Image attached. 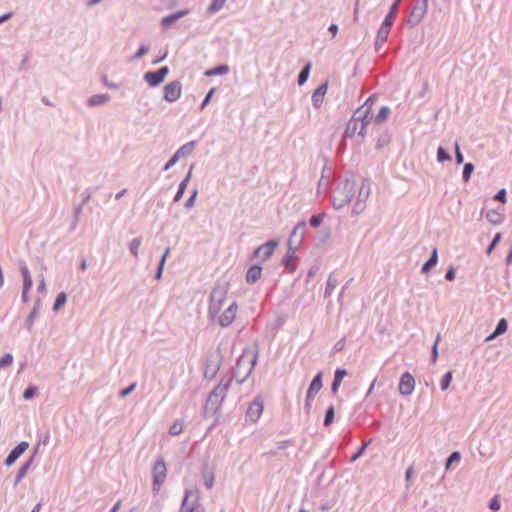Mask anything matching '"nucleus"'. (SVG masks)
I'll list each match as a JSON object with an SVG mask.
<instances>
[{"label":"nucleus","instance_id":"44","mask_svg":"<svg viewBox=\"0 0 512 512\" xmlns=\"http://www.w3.org/2000/svg\"><path fill=\"white\" fill-rule=\"evenodd\" d=\"M494 199L496 201H499L501 203H505L506 202V190L505 189H501L495 196H494Z\"/></svg>","mask_w":512,"mask_h":512},{"label":"nucleus","instance_id":"48","mask_svg":"<svg viewBox=\"0 0 512 512\" xmlns=\"http://www.w3.org/2000/svg\"><path fill=\"white\" fill-rule=\"evenodd\" d=\"M136 387V384L133 383L131 384L129 387H127L126 389H123L121 392H120V396L121 397H126L127 395H129Z\"/></svg>","mask_w":512,"mask_h":512},{"label":"nucleus","instance_id":"15","mask_svg":"<svg viewBox=\"0 0 512 512\" xmlns=\"http://www.w3.org/2000/svg\"><path fill=\"white\" fill-rule=\"evenodd\" d=\"M507 328H508V324H507L506 319H504V318L501 319L498 322L495 331L486 338V341H491V340L495 339L497 336L504 334L507 331Z\"/></svg>","mask_w":512,"mask_h":512},{"label":"nucleus","instance_id":"20","mask_svg":"<svg viewBox=\"0 0 512 512\" xmlns=\"http://www.w3.org/2000/svg\"><path fill=\"white\" fill-rule=\"evenodd\" d=\"M195 148V142H189L185 145H183L177 152L175 153L176 158L186 157L187 155L191 154L192 151Z\"/></svg>","mask_w":512,"mask_h":512},{"label":"nucleus","instance_id":"41","mask_svg":"<svg viewBox=\"0 0 512 512\" xmlns=\"http://www.w3.org/2000/svg\"><path fill=\"white\" fill-rule=\"evenodd\" d=\"M204 484L207 489H211L214 484V475L212 473H209L204 476Z\"/></svg>","mask_w":512,"mask_h":512},{"label":"nucleus","instance_id":"34","mask_svg":"<svg viewBox=\"0 0 512 512\" xmlns=\"http://www.w3.org/2000/svg\"><path fill=\"white\" fill-rule=\"evenodd\" d=\"M451 380H452V372H451V371H449V372H447V373L443 376V378H442V380H441V388H442V390H446V389H448V387H449V385H450V383H451Z\"/></svg>","mask_w":512,"mask_h":512},{"label":"nucleus","instance_id":"28","mask_svg":"<svg viewBox=\"0 0 512 512\" xmlns=\"http://www.w3.org/2000/svg\"><path fill=\"white\" fill-rule=\"evenodd\" d=\"M225 2L226 0H212V3L210 4L208 10L211 13H215L224 6Z\"/></svg>","mask_w":512,"mask_h":512},{"label":"nucleus","instance_id":"37","mask_svg":"<svg viewBox=\"0 0 512 512\" xmlns=\"http://www.w3.org/2000/svg\"><path fill=\"white\" fill-rule=\"evenodd\" d=\"M501 234L500 233H496L491 244L489 245L488 249H487V254L490 255L492 253V251L494 250V248L497 246V244L500 242L501 240Z\"/></svg>","mask_w":512,"mask_h":512},{"label":"nucleus","instance_id":"22","mask_svg":"<svg viewBox=\"0 0 512 512\" xmlns=\"http://www.w3.org/2000/svg\"><path fill=\"white\" fill-rule=\"evenodd\" d=\"M228 71H229L228 65H220L218 67H215V68L205 71L204 74H205V76L211 77V76L226 74V73H228Z\"/></svg>","mask_w":512,"mask_h":512},{"label":"nucleus","instance_id":"57","mask_svg":"<svg viewBox=\"0 0 512 512\" xmlns=\"http://www.w3.org/2000/svg\"><path fill=\"white\" fill-rule=\"evenodd\" d=\"M196 194H197V193H196V191H195V192L193 193V195H192V196L189 198V200L187 201L186 206H187L188 208H190V207H192V206H193V204H194V200H195V197H196Z\"/></svg>","mask_w":512,"mask_h":512},{"label":"nucleus","instance_id":"35","mask_svg":"<svg viewBox=\"0 0 512 512\" xmlns=\"http://www.w3.org/2000/svg\"><path fill=\"white\" fill-rule=\"evenodd\" d=\"M460 459H461V455H460V453H459V452H457V451L453 452V453L449 456V458H448V460H447V462H446V467H445V468L448 470V469L450 468V466H451V464H452V463H454V462H459V461H460Z\"/></svg>","mask_w":512,"mask_h":512},{"label":"nucleus","instance_id":"47","mask_svg":"<svg viewBox=\"0 0 512 512\" xmlns=\"http://www.w3.org/2000/svg\"><path fill=\"white\" fill-rule=\"evenodd\" d=\"M455 158H456V162L458 164H461L463 162V155L460 152V148H459L458 144L455 145Z\"/></svg>","mask_w":512,"mask_h":512},{"label":"nucleus","instance_id":"9","mask_svg":"<svg viewBox=\"0 0 512 512\" xmlns=\"http://www.w3.org/2000/svg\"><path fill=\"white\" fill-rule=\"evenodd\" d=\"M263 413V403L259 399H255L248 407L246 416L252 421L256 422Z\"/></svg>","mask_w":512,"mask_h":512},{"label":"nucleus","instance_id":"21","mask_svg":"<svg viewBox=\"0 0 512 512\" xmlns=\"http://www.w3.org/2000/svg\"><path fill=\"white\" fill-rule=\"evenodd\" d=\"M109 101V95L107 94H99L94 95L88 100V104L90 106L102 105Z\"/></svg>","mask_w":512,"mask_h":512},{"label":"nucleus","instance_id":"24","mask_svg":"<svg viewBox=\"0 0 512 512\" xmlns=\"http://www.w3.org/2000/svg\"><path fill=\"white\" fill-rule=\"evenodd\" d=\"M189 178H190V174H188V176L180 183L178 191H177V193H176V195L174 197V201L175 202L179 201L182 198V196H183V194L185 192V189L187 187V183L189 181Z\"/></svg>","mask_w":512,"mask_h":512},{"label":"nucleus","instance_id":"33","mask_svg":"<svg viewBox=\"0 0 512 512\" xmlns=\"http://www.w3.org/2000/svg\"><path fill=\"white\" fill-rule=\"evenodd\" d=\"M12 362H13V356L10 353L5 354L0 359V369L10 366L12 364Z\"/></svg>","mask_w":512,"mask_h":512},{"label":"nucleus","instance_id":"31","mask_svg":"<svg viewBox=\"0 0 512 512\" xmlns=\"http://www.w3.org/2000/svg\"><path fill=\"white\" fill-rule=\"evenodd\" d=\"M140 246H141V241H140V239H133V240L130 242V245H129L130 252H131L135 257H137V256H138Z\"/></svg>","mask_w":512,"mask_h":512},{"label":"nucleus","instance_id":"18","mask_svg":"<svg viewBox=\"0 0 512 512\" xmlns=\"http://www.w3.org/2000/svg\"><path fill=\"white\" fill-rule=\"evenodd\" d=\"M189 496H190V492L187 491L185 493V497H184V500H183V503H182L181 511L182 512H204V509L200 505H195V506H189L188 505V498H189Z\"/></svg>","mask_w":512,"mask_h":512},{"label":"nucleus","instance_id":"17","mask_svg":"<svg viewBox=\"0 0 512 512\" xmlns=\"http://www.w3.org/2000/svg\"><path fill=\"white\" fill-rule=\"evenodd\" d=\"M346 375H347V372L344 369H337L335 371L334 381H333L332 387H331L333 393L337 392L338 388L340 387V385L342 383L343 378Z\"/></svg>","mask_w":512,"mask_h":512},{"label":"nucleus","instance_id":"26","mask_svg":"<svg viewBox=\"0 0 512 512\" xmlns=\"http://www.w3.org/2000/svg\"><path fill=\"white\" fill-rule=\"evenodd\" d=\"M389 113H390V109L388 107H382L375 118V123L380 124L383 121H385L386 118L388 117Z\"/></svg>","mask_w":512,"mask_h":512},{"label":"nucleus","instance_id":"36","mask_svg":"<svg viewBox=\"0 0 512 512\" xmlns=\"http://www.w3.org/2000/svg\"><path fill=\"white\" fill-rule=\"evenodd\" d=\"M334 419V408L331 406L326 411L325 419H324V425L328 426L333 422Z\"/></svg>","mask_w":512,"mask_h":512},{"label":"nucleus","instance_id":"63","mask_svg":"<svg viewBox=\"0 0 512 512\" xmlns=\"http://www.w3.org/2000/svg\"><path fill=\"white\" fill-rule=\"evenodd\" d=\"M126 192V189H123L121 192H119L117 195H116V199H119L120 197H122Z\"/></svg>","mask_w":512,"mask_h":512},{"label":"nucleus","instance_id":"19","mask_svg":"<svg viewBox=\"0 0 512 512\" xmlns=\"http://www.w3.org/2000/svg\"><path fill=\"white\" fill-rule=\"evenodd\" d=\"M437 261H438L437 249L434 248L431 253L430 259L422 266V272L428 273L431 270V268H433L437 264Z\"/></svg>","mask_w":512,"mask_h":512},{"label":"nucleus","instance_id":"61","mask_svg":"<svg viewBox=\"0 0 512 512\" xmlns=\"http://www.w3.org/2000/svg\"><path fill=\"white\" fill-rule=\"evenodd\" d=\"M329 30L332 32L333 36L336 35L337 31H338V27L337 25L335 24H332L330 27H329Z\"/></svg>","mask_w":512,"mask_h":512},{"label":"nucleus","instance_id":"5","mask_svg":"<svg viewBox=\"0 0 512 512\" xmlns=\"http://www.w3.org/2000/svg\"><path fill=\"white\" fill-rule=\"evenodd\" d=\"M370 112H371V107L367 106V104H365L362 109L358 110L355 114V117L353 118V120L349 123L348 125V128H350L351 125H353V129L356 130L357 129V126H358V121L361 122L360 124V128H361V132L365 129L366 125L370 122Z\"/></svg>","mask_w":512,"mask_h":512},{"label":"nucleus","instance_id":"11","mask_svg":"<svg viewBox=\"0 0 512 512\" xmlns=\"http://www.w3.org/2000/svg\"><path fill=\"white\" fill-rule=\"evenodd\" d=\"M27 442L19 443L8 455L5 460L7 466L12 465L28 448Z\"/></svg>","mask_w":512,"mask_h":512},{"label":"nucleus","instance_id":"27","mask_svg":"<svg viewBox=\"0 0 512 512\" xmlns=\"http://www.w3.org/2000/svg\"><path fill=\"white\" fill-rule=\"evenodd\" d=\"M310 68H311V64L308 63L303 69L302 71L300 72L299 74V77H298V83L299 85H302L306 82V80L308 79V76H309V72H310Z\"/></svg>","mask_w":512,"mask_h":512},{"label":"nucleus","instance_id":"23","mask_svg":"<svg viewBox=\"0 0 512 512\" xmlns=\"http://www.w3.org/2000/svg\"><path fill=\"white\" fill-rule=\"evenodd\" d=\"M186 11H181V12H178V13H175L173 15H169V16H166L162 19V25L164 27H169L170 25H172L176 20H178L179 18H181L182 16L186 15Z\"/></svg>","mask_w":512,"mask_h":512},{"label":"nucleus","instance_id":"56","mask_svg":"<svg viewBox=\"0 0 512 512\" xmlns=\"http://www.w3.org/2000/svg\"><path fill=\"white\" fill-rule=\"evenodd\" d=\"M445 278L449 281L454 280L455 278V270L453 268L449 269L445 275Z\"/></svg>","mask_w":512,"mask_h":512},{"label":"nucleus","instance_id":"45","mask_svg":"<svg viewBox=\"0 0 512 512\" xmlns=\"http://www.w3.org/2000/svg\"><path fill=\"white\" fill-rule=\"evenodd\" d=\"M36 390H37V389H36L35 387H29V388H27V389L24 391V393H23V397H24V399H30V398H32V397L35 395Z\"/></svg>","mask_w":512,"mask_h":512},{"label":"nucleus","instance_id":"29","mask_svg":"<svg viewBox=\"0 0 512 512\" xmlns=\"http://www.w3.org/2000/svg\"><path fill=\"white\" fill-rule=\"evenodd\" d=\"M393 19H394V16H392L390 14H388L386 16V18L384 19V21L382 23L381 31L385 30V34L389 33V30L393 24Z\"/></svg>","mask_w":512,"mask_h":512},{"label":"nucleus","instance_id":"58","mask_svg":"<svg viewBox=\"0 0 512 512\" xmlns=\"http://www.w3.org/2000/svg\"><path fill=\"white\" fill-rule=\"evenodd\" d=\"M437 345H438V339L436 340L434 346H433V361L437 358Z\"/></svg>","mask_w":512,"mask_h":512},{"label":"nucleus","instance_id":"54","mask_svg":"<svg viewBox=\"0 0 512 512\" xmlns=\"http://www.w3.org/2000/svg\"><path fill=\"white\" fill-rule=\"evenodd\" d=\"M178 159L179 158H176V155L174 154V156L165 165L164 170L170 169L178 161Z\"/></svg>","mask_w":512,"mask_h":512},{"label":"nucleus","instance_id":"51","mask_svg":"<svg viewBox=\"0 0 512 512\" xmlns=\"http://www.w3.org/2000/svg\"><path fill=\"white\" fill-rule=\"evenodd\" d=\"M148 52V47L141 46L138 51L135 54V58H141L143 55H145Z\"/></svg>","mask_w":512,"mask_h":512},{"label":"nucleus","instance_id":"14","mask_svg":"<svg viewBox=\"0 0 512 512\" xmlns=\"http://www.w3.org/2000/svg\"><path fill=\"white\" fill-rule=\"evenodd\" d=\"M485 217L493 225H499L504 221L503 213H501L497 210L487 211Z\"/></svg>","mask_w":512,"mask_h":512},{"label":"nucleus","instance_id":"4","mask_svg":"<svg viewBox=\"0 0 512 512\" xmlns=\"http://www.w3.org/2000/svg\"><path fill=\"white\" fill-rule=\"evenodd\" d=\"M182 94V84L179 81H172L164 86L163 97L167 102L177 101Z\"/></svg>","mask_w":512,"mask_h":512},{"label":"nucleus","instance_id":"38","mask_svg":"<svg viewBox=\"0 0 512 512\" xmlns=\"http://www.w3.org/2000/svg\"><path fill=\"white\" fill-rule=\"evenodd\" d=\"M437 158L440 162L450 160V155L445 151L444 148L439 147L437 151Z\"/></svg>","mask_w":512,"mask_h":512},{"label":"nucleus","instance_id":"55","mask_svg":"<svg viewBox=\"0 0 512 512\" xmlns=\"http://www.w3.org/2000/svg\"><path fill=\"white\" fill-rule=\"evenodd\" d=\"M366 447H367V444H366V443H364V444L361 446V448L359 449V451H358L355 455H353V456H352L351 460H352V461H355L358 457H360V455L364 452V450L366 449Z\"/></svg>","mask_w":512,"mask_h":512},{"label":"nucleus","instance_id":"25","mask_svg":"<svg viewBox=\"0 0 512 512\" xmlns=\"http://www.w3.org/2000/svg\"><path fill=\"white\" fill-rule=\"evenodd\" d=\"M67 301V297H66V294L64 292H61L57 295L56 299H55V302H54V306H53V309L55 311L59 310L61 307L64 306V304L66 303Z\"/></svg>","mask_w":512,"mask_h":512},{"label":"nucleus","instance_id":"8","mask_svg":"<svg viewBox=\"0 0 512 512\" xmlns=\"http://www.w3.org/2000/svg\"><path fill=\"white\" fill-rule=\"evenodd\" d=\"M278 246L276 241H268L267 243L259 246L255 251V257L260 258L262 261H266L274 252Z\"/></svg>","mask_w":512,"mask_h":512},{"label":"nucleus","instance_id":"46","mask_svg":"<svg viewBox=\"0 0 512 512\" xmlns=\"http://www.w3.org/2000/svg\"><path fill=\"white\" fill-rule=\"evenodd\" d=\"M245 360H248L249 363H250V367H249V372L252 370L253 366L255 365V359H248L247 355L243 354L239 361H238V364L240 365L242 362H244Z\"/></svg>","mask_w":512,"mask_h":512},{"label":"nucleus","instance_id":"1","mask_svg":"<svg viewBox=\"0 0 512 512\" xmlns=\"http://www.w3.org/2000/svg\"><path fill=\"white\" fill-rule=\"evenodd\" d=\"M229 286L227 283L216 285L210 296V302L208 307V313L211 318L215 319L216 315H218L226 306L229 301L232 299L228 298Z\"/></svg>","mask_w":512,"mask_h":512},{"label":"nucleus","instance_id":"39","mask_svg":"<svg viewBox=\"0 0 512 512\" xmlns=\"http://www.w3.org/2000/svg\"><path fill=\"white\" fill-rule=\"evenodd\" d=\"M30 463H31V461H28L19 469L16 483H18L26 475V473L29 469Z\"/></svg>","mask_w":512,"mask_h":512},{"label":"nucleus","instance_id":"52","mask_svg":"<svg viewBox=\"0 0 512 512\" xmlns=\"http://www.w3.org/2000/svg\"><path fill=\"white\" fill-rule=\"evenodd\" d=\"M413 472H414L413 466H410V467L407 468L406 473H405V479H406L407 483H409L411 481V478L413 476Z\"/></svg>","mask_w":512,"mask_h":512},{"label":"nucleus","instance_id":"2","mask_svg":"<svg viewBox=\"0 0 512 512\" xmlns=\"http://www.w3.org/2000/svg\"><path fill=\"white\" fill-rule=\"evenodd\" d=\"M238 311V305L235 300L229 301L226 308H224L218 315H216L217 323L221 327H228L235 320Z\"/></svg>","mask_w":512,"mask_h":512},{"label":"nucleus","instance_id":"43","mask_svg":"<svg viewBox=\"0 0 512 512\" xmlns=\"http://www.w3.org/2000/svg\"><path fill=\"white\" fill-rule=\"evenodd\" d=\"M322 221H323V217L318 214V215H314L311 217L310 224L313 227H317L321 224Z\"/></svg>","mask_w":512,"mask_h":512},{"label":"nucleus","instance_id":"16","mask_svg":"<svg viewBox=\"0 0 512 512\" xmlns=\"http://www.w3.org/2000/svg\"><path fill=\"white\" fill-rule=\"evenodd\" d=\"M262 273V268L260 266H252L246 274V281L249 283L256 282L260 277Z\"/></svg>","mask_w":512,"mask_h":512},{"label":"nucleus","instance_id":"62","mask_svg":"<svg viewBox=\"0 0 512 512\" xmlns=\"http://www.w3.org/2000/svg\"><path fill=\"white\" fill-rule=\"evenodd\" d=\"M41 504H37L31 512H40Z\"/></svg>","mask_w":512,"mask_h":512},{"label":"nucleus","instance_id":"3","mask_svg":"<svg viewBox=\"0 0 512 512\" xmlns=\"http://www.w3.org/2000/svg\"><path fill=\"white\" fill-rule=\"evenodd\" d=\"M153 473V488L158 491L164 483L167 475L166 464L163 459L157 460L152 469Z\"/></svg>","mask_w":512,"mask_h":512},{"label":"nucleus","instance_id":"50","mask_svg":"<svg viewBox=\"0 0 512 512\" xmlns=\"http://www.w3.org/2000/svg\"><path fill=\"white\" fill-rule=\"evenodd\" d=\"M214 91H215V89H214V88H212V89L208 92V94L206 95L205 99H204V100H203V102H202V105H201L202 109H203V108H204V107H205V106L210 102V100H211V98H212V95H213Z\"/></svg>","mask_w":512,"mask_h":512},{"label":"nucleus","instance_id":"10","mask_svg":"<svg viewBox=\"0 0 512 512\" xmlns=\"http://www.w3.org/2000/svg\"><path fill=\"white\" fill-rule=\"evenodd\" d=\"M21 273L23 275V292L22 299L24 302L28 301V292L32 287V277L26 265L21 266Z\"/></svg>","mask_w":512,"mask_h":512},{"label":"nucleus","instance_id":"12","mask_svg":"<svg viewBox=\"0 0 512 512\" xmlns=\"http://www.w3.org/2000/svg\"><path fill=\"white\" fill-rule=\"evenodd\" d=\"M322 388V375L318 373L312 380L307 392V400H312Z\"/></svg>","mask_w":512,"mask_h":512},{"label":"nucleus","instance_id":"7","mask_svg":"<svg viewBox=\"0 0 512 512\" xmlns=\"http://www.w3.org/2000/svg\"><path fill=\"white\" fill-rule=\"evenodd\" d=\"M169 73V68L167 66L160 68L158 71L155 72H147L144 75L145 81L151 86L156 87L160 85L166 76Z\"/></svg>","mask_w":512,"mask_h":512},{"label":"nucleus","instance_id":"49","mask_svg":"<svg viewBox=\"0 0 512 512\" xmlns=\"http://www.w3.org/2000/svg\"><path fill=\"white\" fill-rule=\"evenodd\" d=\"M490 508L492 510H499L500 509V501L498 500L497 497H494L491 501H490Z\"/></svg>","mask_w":512,"mask_h":512},{"label":"nucleus","instance_id":"6","mask_svg":"<svg viewBox=\"0 0 512 512\" xmlns=\"http://www.w3.org/2000/svg\"><path fill=\"white\" fill-rule=\"evenodd\" d=\"M415 388V379L414 377L409 373L405 372L402 374L398 389L399 393L403 396L411 395Z\"/></svg>","mask_w":512,"mask_h":512},{"label":"nucleus","instance_id":"42","mask_svg":"<svg viewBox=\"0 0 512 512\" xmlns=\"http://www.w3.org/2000/svg\"><path fill=\"white\" fill-rule=\"evenodd\" d=\"M304 228H305V223H304V222L299 223V224L294 228V230H293V232H292V234H291L290 240H292V238H293L294 236H296L298 232H300V235H302V234H303V232H304ZM289 244H291V241H289Z\"/></svg>","mask_w":512,"mask_h":512},{"label":"nucleus","instance_id":"60","mask_svg":"<svg viewBox=\"0 0 512 512\" xmlns=\"http://www.w3.org/2000/svg\"><path fill=\"white\" fill-rule=\"evenodd\" d=\"M121 507V501H117L110 512H118Z\"/></svg>","mask_w":512,"mask_h":512},{"label":"nucleus","instance_id":"30","mask_svg":"<svg viewBox=\"0 0 512 512\" xmlns=\"http://www.w3.org/2000/svg\"><path fill=\"white\" fill-rule=\"evenodd\" d=\"M183 430V424L179 421L174 422L169 429V433L172 436L179 435Z\"/></svg>","mask_w":512,"mask_h":512},{"label":"nucleus","instance_id":"32","mask_svg":"<svg viewBox=\"0 0 512 512\" xmlns=\"http://www.w3.org/2000/svg\"><path fill=\"white\" fill-rule=\"evenodd\" d=\"M474 171V166L471 163H466L463 169V179L464 181H468L472 172Z\"/></svg>","mask_w":512,"mask_h":512},{"label":"nucleus","instance_id":"13","mask_svg":"<svg viewBox=\"0 0 512 512\" xmlns=\"http://www.w3.org/2000/svg\"><path fill=\"white\" fill-rule=\"evenodd\" d=\"M327 90H328V85H327V83H324V84L320 85L314 91V93L312 95V101L316 107H319L322 104L324 97L327 93Z\"/></svg>","mask_w":512,"mask_h":512},{"label":"nucleus","instance_id":"53","mask_svg":"<svg viewBox=\"0 0 512 512\" xmlns=\"http://www.w3.org/2000/svg\"><path fill=\"white\" fill-rule=\"evenodd\" d=\"M401 0H396L393 5L391 6V9H390V12L389 14L394 16L396 15L397 11H398V6H399V3H400Z\"/></svg>","mask_w":512,"mask_h":512},{"label":"nucleus","instance_id":"59","mask_svg":"<svg viewBox=\"0 0 512 512\" xmlns=\"http://www.w3.org/2000/svg\"><path fill=\"white\" fill-rule=\"evenodd\" d=\"M12 16L11 13H7V14H4L0 17V23H3L4 21L10 19V17Z\"/></svg>","mask_w":512,"mask_h":512},{"label":"nucleus","instance_id":"40","mask_svg":"<svg viewBox=\"0 0 512 512\" xmlns=\"http://www.w3.org/2000/svg\"><path fill=\"white\" fill-rule=\"evenodd\" d=\"M169 253H170V248H167L165 253H164V255L162 256L161 261H160L159 269H158V272H157V278L161 277L163 266H164L165 260L168 257Z\"/></svg>","mask_w":512,"mask_h":512},{"label":"nucleus","instance_id":"64","mask_svg":"<svg viewBox=\"0 0 512 512\" xmlns=\"http://www.w3.org/2000/svg\"><path fill=\"white\" fill-rule=\"evenodd\" d=\"M100 1H101V0H90V1L88 2V5L92 6V5H95V4L99 3Z\"/></svg>","mask_w":512,"mask_h":512}]
</instances>
